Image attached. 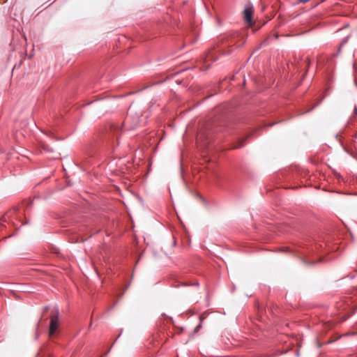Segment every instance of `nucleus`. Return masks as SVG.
I'll return each mask as SVG.
<instances>
[{
    "label": "nucleus",
    "mask_w": 357,
    "mask_h": 357,
    "mask_svg": "<svg viewBox=\"0 0 357 357\" xmlns=\"http://www.w3.org/2000/svg\"><path fill=\"white\" fill-rule=\"evenodd\" d=\"M252 15L253 6L251 4H248L244 9V18L245 20L249 24H252Z\"/></svg>",
    "instance_id": "nucleus-1"
},
{
    "label": "nucleus",
    "mask_w": 357,
    "mask_h": 357,
    "mask_svg": "<svg viewBox=\"0 0 357 357\" xmlns=\"http://www.w3.org/2000/svg\"><path fill=\"white\" fill-rule=\"evenodd\" d=\"M57 328H58V320H56L55 318H51L50 324V330H49L50 336H52L56 333Z\"/></svg>",
    "instance_id": "nucleus-2"
},
{
    "label": "nucleus",
    "mask_w": 357,
    "mask_h": 357,
    "mask_svg": "<svg viewBox=\"0 0 357 357\" xmlns=\"http://www.w3.org/2000/svg\"><path fill=\"white\" fill-rule=\"evenodd\" d=\"M17 211V209L13 208L10 210L9 212L6 213L1 219V225H2L3 222H7L8 220H12L13 221V216L14 213Z\"/></svg>",
    "instance_id": "nucleus-3"
},
{
    "label": "nucleus",
    "mask_w": 357,
    "mask_h": 357,
    "mask_svg": "<svg viewBox=\"0 0 357 357\" xmlns=\"http://www.w3.org/2000/svg\"><path fill=\"white\" fill-rule=\"evenodd\" d=\"M225 128V125H220L218 123H214V124L212 126V128H211L212 131L213 132H220L222 131Z\"/></svg>",
    "instance_id": "nucleus-4"
},
{
    "label": "nucleus",
    "mask_w": 357,
    "mask_h": 357,
    "mask_svg": "<svg viewBox=\"0 0 357 357\" xmlns=\"http://www.w3.org/2000/svg\"><path fill=\"white\" fill-rule=\"evenodd\" d=\"M203 138H206V143L209 141V134H205V133H199L197 136V142H199V140H201Z\"/></svg>",
    "instance_id": "nucleus-5"
},
{
    "label": "nucleus",
    "mask_w": 357,
    "mask_h": 357,
    "mask_svg": "<svg viewBox=\"0 0 357 357\" xmlns=\"http://www.w3.org/2000/svg\"><path fill=\"white\" fill-rule=\"evenodd\" d=\"M59 309L56 307H55L52 310L51 318H55L56 320H59Z\"/></svg>",
    "instance_id": "nucleus-6"
},
{
    "label": "nucleus",
    "mask_w": 357,
    "mask_h": 357,
    "mask_svg": "<svg viewBox=\"0 0 357 357\" xmlns=\"http://www.w3.org/2000/svg\"><path fill=\"white\" fill-rule=\"evenodd\" d=\"M20 213H21V212L17 209V211H15V213L13 215H15V218L16 220L19 219V221H21V219H20Z\"/></svg>",
    "instance_id": "nucleus-7"
},
{
    "label": "nucleus",
    "mask_w": 357,
    "mask_h": 357,
    "mask_svg": "<svg viewBox=\"0 0 357 357\" xmlns=\"http://www.w3.org/2000/svg\"><path fill=\"white\" fill-rule=\"evenodd\" d=\"M347 40H348V37L344 38L341 46L344 45V44H345L347 42Z\"/></svg>",
    "instance_id": "nucleus-8"
},
{
    "label": "nucleus",
    "mask_w": 357,
    "mask_h": 357,
    "mask_svg": "<svg viewBox=\"0 0 357 357\" xmlns=\"http://www.w3.org/2000/svg\"><path fill=\"white\" fill-rule=\"evenodd\" d=\"M243 146V141H241V142H239L238 145L236 147H237V148H240V147H241V146Z\"/></svg>",
    "instance_id": "nucleus-9"
},
{
    "label": "nucleus",
    "mask_w": 357,
    "mask_h": 357,
    "mask_svg": "<svg viewBox=\"0 0 357 357\" xmlns=\"http://www.w3.org/2000/svg\"><path fill=\"white\" fill-rule=\"evenodd\" d=\"M200 327H201V324H199L198 326H197V327L195 328V331H197L198 329H199Z\"/></svg>",
    "instance_id": "nucleus-10"
},
{
    "label": "nucleus",
    "mask_w": 357,
    "mask_h": 357,
    "mask_svg": "<svg viewBox=\"0 0 357 357\" xmlns=\"http://www.w3.org/2000/svg\"><path fill=\"white\" fill-rule=\"evenodd\" d=\"M44 149H47V151H52V150L46 147V146H44Z\"/></svg>",
    "instance_id": "nucleus-11"
},
{
    "label": "nucleus",
    "mask_w": 357,
    "mask_h": 357,
    "mask_svg": "<svg viewBox=\"0 0 357 357\" xmlns=\"http://www.w3.org/2000/svg\"><path fill=\"white\" fill-rule=\"evenodd\" d=\"M308 0H300V2L301 3H305L307 2Z\"/></svg>",
    "instance_id": "nucleus-12"
},
{
    "label": "nucleus",
    "mask_w": 357,
    "mask_h": 357,
    "mask_svg": "<svg viewBox=\"0 0 357 357\" xmlns=\"http://www.w3.org/2000/svg\"><path fill=\"white\" fill-rule=\"evenodd\" d=\"M48 309H49V307H48V306H46V307H45L44 310H45V311H47V310H48Z\"/></svg>",
    "instance_id": "nucleus-13"
},
{
    "label": "nucleus",
    "mask_w": 357,
    "mask_h": 357,
    "mask_svg": "<svg viewBox=\"0 0 357 357\" xmlns=\"http://www.w3.org/2000/svg\"><path fill=\"white\" fill-rule=\"evenodd\" d=\"M181 285H183V286H188L189 284H188L183 283V284H182Z\"/></svg>",
    "instance_id": "nucleus-14"
},
{
    "label": "nucleus",
    "mask_w": 357,
    "mask_h": 357,
    "mask_svg": "<svg viewBox=\"0 0 357 357\" xmlns=\"http://www.w3.org/2000/svg\"><path fill=\"white\" fill-rule=\"evenodd\" d=\"M354 111H355L356 113L357 112V107H354Z\"/></svg>",
    "instance_id": "nucleus-15"
},
{
    "label": "nucleus",
    "mask_w": 357,
    "mask_h": 357,
    "mask_svg": "<svg viewBox=\"0 0 357 357\" xmlns=\"http://www.w3.org/2000/svg\"><path fill=\"white\" fill-rule=\"evenodd\" d=\"M38 337V333H36V339H37Z\"/></svg>",
    "instance_id": "nucleus-16"
}]
</instances>
